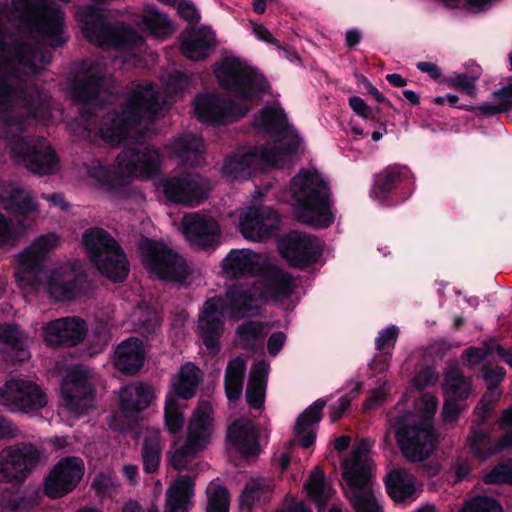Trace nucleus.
I'll return each mask as SVG.
<instances>
[{
  "label": "nucleus",
  "mask_w": 512,
  "mask_h": 512,
  "mask_svg": "<svg viewBox=\"0 0 512 512\" xmlns=\"http://www.w3.org/2000/svg\"><path fill=\"white\" fill-rule=\"evenodd\" d=\"M483 481L489 485L507 484L512 487V458L500 461L483 477Z\"/></svg>",
  "instance_id": "obj_46"
},
{
  "label": "nucleus",
  "mask_w": 512,
  "mask_h": 512,
  "mask_svg": "<svg viewBox=\"0 0 512 512\" xmlns=\"http://www.w3.org/2000/svg\"><path fill=\"white\" fill-rule=\"evenodd\" d=\"M265 386H247L246 400L250 407L260 409L264 405Z\"/></svg>",
  "instance_id": "obj_60"
},
{
  "label": "nucleus",
  "mask_w": 512,
  "mask_h": 512,
  "mask_svg": "<svg viewBox=\"0 0 512 512\" xmlns=\"http://www.w3.org/2000/svg\"><path fill=\"white\" fill-rule=\"evenodd\" d=\"M305 488L308 495L320 507L324 506L333 495V489L325 480L324 474L319 467H315L312 470Z\"/></svg>",
  "instance_id": "obj_42"
},
{
  "label": "nucleus",
  "mask_w": 512,
  "mask_h": 512,
  "mask_svg": "<svg viewBox=\"0 0 512 512\" xmlns=\"http://www.w3.org/2000/svg\"><path fill=\"white\" fill-rule=\"evenodd\" d=\"M162 81L165 97L151 82L133 83L120 109L108 113L99 129V136L108 145L135 143L116 157L117 175L124 178L125 183L134 178H153L160 172L164 161L158 149L136 143L146 123L164 110L168 99L189 87L187 76L178 71L163 75Z\"/></svg>",
  "instance_id": "obj_2"
},
{
  "label": "nucleus",
  "mask_w": 512,
  "mask_h": 512,
  "mask_svg": "<svg viewBox=\"0 0 512 512\" xmlns=\"http://www.w3.org/2000/svg\"><path fill=\"white\" fill-rule=\"evenodd\" d=\"M167 199L175 203L198 204L209 190L208 181L198 174H182L163 181Z\"/></svg>",
  "instance_id": "obj_20"
},
{
  "label": "nucleus",
  "mask_w": 512,
  "mask_h": 512,
  "mask_svg": "<svg viewBox=\"0 0 512 512\" xmlns=\"http://www.w3.org/2000/svg\"><path fill=\"white\" fill-rule=\"evenodd\" d=\"M506 375V371L503 367L492 364H485L482 366L480 371V377L486 382V384H500Z\"/></svg>",
  "instance_id": "obj_57"
},
{
  "label": "nucleus",
  "mask_w": 512,
  "mask_h": 512,
  "mask_svg": "<svg viewBox=\"0 0 512 512\" xmlns=\"http://www.w3.org/2000/svg\"><path fill=\"white\" fill-rule=\"evenodd\" d=\"M272 491L273 483L271 480L263 477H251L247 480L240 496L242 509H251L254 505L267 501Z\"/></svg>",
  "instance_id": "obj_36"
},
{
  "label": "nucleus",
  "mask_w": 512,
  "mask_h": 512,
  "mask_svg": "<svg viewBox=\"0 0 512 512\" xmlns=\"http://www.w3.org/2000/svg\"><path fill=\"white\" fill-rule=\"evenodd\" d=\"M97 380V375L92 369L75 365L68 369L66 381L63 384H87Z\"/></svg>",
  "instance_id": "obj_50"
},
{
  "label": "nucleus",
  "mask_w": 512,
  "mask_h": 512,
  "mask_svg": "<svg viewBox=\"0 0 512 512\" xmlns=\"http://www.w3.org/2000/svg\"><path fill=\"white\" fill-rule=\"evenodd\" d=\"M221 269L229 279L260 275L253 284L232 285L225 297L215 296L206 300L198 319V328L205 346L218 351V340L224 329V316L236 320L254 315L268 300L276 302L290 297L296 281L290 274L250 249H232L222 260Z\"/></svg>",
  "instance_id": "obj_1"
},
{
  "label": "nucleus",
  "mask_w": 512,
  "mask_h": 512,
  "mask_svg": "<svg viewBox=\"0 0 512 512\" xmlns=\"http://www.w3.org/2000/svg\"><path fill=\"white\" fill-rule=\"evenodd\" d=\"M371 443L362 440L353 448L351 455L342 461L345 493L356 512H379L371 484L373 461L369 455Z\"/></svg>",
  "instance_id": "obj_7"
},
{
  "label": "nucleus",
  "mask_w": 512,
  "mask_h": 512,
  "mask_svg": "<svg viewBox=\"0 0 512 512\" xmlns=\"http://www.w3.org/2000/svg\"><path fill=\"white\" fill-rule=\"evenodd\" d=\"M499 422L502 427L511 429L498 438V450L512 449V406L502 412Z\"/></svg>",
  "instance_id": "obj_55"
},
{
  "label": "nucleus",
  "mask_w": 512,
  "mask_h": 512,
  "mask_svg": "<svg viewBox=\"0 0 512 512\" xmlns=\"http://www.w3.org/2000/svg\"><path fill=\"white\" fill-rule=\"evenodd\" d=\"M167 148L171 156L185 166L196 167L204 162L203 141L194 134H184L175 138Z\"/></svg>",
  "instance_id": "obj_32"
},
{
  "label": "nucleus",
  "mask_w": 512,
  "mask_h": 512,
  "mask_svg": "<svg viewBox=\"0 0 512 512\" xmlns=\"http://www.w3.org/2000/svg\"><path fill=\"white\" fill-rule=\"evenodd\" d=\"M227 440L231 448L244 457L258 455L260 446L258 430L253 422L246 418L236 420L227 431Z\"/></svg>",
  "instance_id": "obj_28"
},
{
  "label": "nucleus",
  "mask_w": 512,
  "mask_h": 512,
  "mask_svg": "<svg viewBox=\"0 0 512 512\" xmlns=\"http://www.w3.org/2000/svg\"><path fill=\"white\" fill-rule=\"evenodd\" d=\"M279 250L290 265L304 267L317 261L321 255L322 246L317 237L292 231L281 239Z\"/></svg>",
  "instance_id": "obj_17"
},
{
  "label": "nucleus",
  "mask_w": 512,
  "mask_h": 512,
  "mask_svg": "<svg viewBox=\"0 0 512 512\" xmlns=\"http://www.w3.org/2000/svg\"><path fill=\"white\" fill-rule=\"evenodd\" d=\"M0 204L10 212L23 216L39 215V204L29 190L16 183L0 184Z\"/></svg>",
  "instance_id": "obj_27"
},
{
  "label": "nucleus",
  "mask_w": 512,
  "mask_h": 512,
  "mask_svg": "<svg viewBox=\"0 0 512 512\" xmlns=\"http://www.w3.org/2000/svg\"><path fill=\"white\" fill-rule=\"evenodd\" d=\"M12 130L19 132L21 126L9 122L5 124V138L10 146L11 156L15 161L23 162L27 169L38 175H49L58 170L59 160L46 139L38 137L24 138L17 133L9 136Z\"/></svg>",
  "instance_id": "obj_10"
},
{
  "label": "nucleus",
  "mask_w": 512,
  "mask_h": 512,
  "mask_svg": "<svg viewBox=\"0 0 512 512\" xmlns=\"http://www.w3.org/2000/svg\"><path fill=\"white\" fill-rule=\"evenodd\" d=\"M246 370V362L237 357L231 360L226 368L225 381L226 384H238L241 382Z\"/></svg>",
  "instance_id": "obj_56"
},
{
  "label": "nucleus",
  "mask_w": 512,
  "mask_h": 512,
  "mask_svg": "<svg viewBox=\"0 0 512 512\" xmlns=\"http://www.w3.org/2000/svg\"><path fill=\"white\" fill-rule=\"evenodd\" d=\"M413 190L414 178L407 166L395 164L386 167V207L405 202Z\"/></svg>",
  "instance_id": "obj_26"
},
{
  "label": "nucleus",
  "mask_w": 512,
  "mask_h": 512,
  "mask_svg": "<svg viewBox=\"0 0 512 512\" xmlns=\"http://www.w3.org/2000/svg\"><path fill=\"white\" fill-rule=\"evenodd\" d=\"M278 224V214L269 207H247L239 215V230L250 241L268 239Z\"/></svg>",
  "instance_id": "obj_19"
},
{
  "label": "nucleus",
  "mask_w": 512,
  "mask_h": 512,
  "mask_svg": "<svg viewBox=\"0 0 512 512\" xmlns=\"http://www.w3.org/2000/svg\"><path fill=\"white\" fill-rule=\"evenodd\" d=\"M92 487L99 496H111L117 489L116 478L110 471L101 472L93 480Z\"/></svg>",
  "instance_id": "obj_51"
},
{
  "label": "nucleus",
  "mask_w": 512,
  "mask_h": 512,
  "mask_svg": "<svg viewBox=\"0 0 512 512\" xmlns=\"http://www.w3.org/2000/svg\"><path fill=\"white\" fill-rule=\"evenodd\" d=\"M461 412L460 404L452 398H447L442 409V416L445 422H455Z\"/></svg>",
  "instance_id": "obj_64"
},
{
  "label": "nucleus",
  "mask_w": 512,
  "mask_h": 512,
  "mask_svg": "<svg viewBox=\"0 0 512 512\" xmlns=\"http://www.w3.org/2000/svg\"><path fill=\"white\" fill-rule=\"evenodd\" d=\"M46 395L40 386H0V404L11 410L28 412L44 407Z\"/></svg>",
  "instance_id": "obj_25"
},
{
  "label": "nucleus",
  "mask_w": 512,
  "mask_h": 512,
  "mask_svg": "<svg viewBox=\"0 0 512 512\" xmlns=\"http://www.w3.org/2000/svg\"><path fill=\"white\" fill-rule=\"evenodd\" d=\"M467 441L472 455L481 461L504 451L498 450V439L493 442L490 432L481 428H473Z\"/></svg>",
  "instance_id": "obj_39"
},
{
  "label": "nucleus",
  "mask_w": 512,
  "mask_h": 512,
  "mask_svg": "<svg viewBox=\"0 0 512 512\" xmlns=\"http://www.w3.org/2000/svg\"><path fill=\"white\" fill-rule=\"evenodd\" d=\"M438 407V400L431 394H424L416 404L415 411H406L400 416L409 420H415L416 423L428 428H435L434 417Z\"/></svg>",
  "instance_id": "obj_40"
},
{
  "label": "nucleus",
  "mask_w": 512,
  "mask_h": 512,
  "mask_svg": "<svg viewBox=\"0 0 512 512\" xmlns=\"http://www.w3.org/2000/svg\"><path fill=\"white\" fill-rule=\"evenodd\" d=\"M61 403L76 416L86 413L94 405L92 386H61Z\"/></svg>",
  "instance_id": "obj_35"
},
{
  "label": "nucleus",
  "mask_w": 512,
  "mask_h": 512,
  "mask_svg": "<svg viewBox=\"0 0 512 512\" xmlns=\"http://www.w3.org/2000/svg\"><path fill=\"white\" fill-rule=\"evenodd\" d=\"M202 371L191 362L182 365L176 375L177 384H199L202 381Z\"/></svg>",
  "instance_id": "obj_54"
},
{
  "label": "nucleus",
  "mask_w": 512,
  "mask_h": 512,
  "mask_svg": "<svg viewBox=\"0 0 512 512\" xmlns=\"http://www.w3.org/2000/svg\"><path fill=\"white\" fill-rule=\"evenodd\" d=\"M443 384H472V379L464 375L458 360H450L444 370Z\"/></svg>",
  "instance_id": "obj_52"
},
{
  "label": "nucleus",
  "mask_w": 512,
  "mask_h": 512,
  "mask_svg": "<svg viewBox=\"0 0 512 512\" xmlns=\"http://www.w3.org/2000/svg\"><path fill=\"white\" fill-rule=\"evenodd\" d=\"M173 397V395L166 396L164 416L168 431L172 434H176L182 430L185 422L183 414L184 405L176 402Z\"/></svg>",
  "instance_id": "obj_44"
},
{
  "label": "nucleus",
  "mask_w": 512,
  "mask_h": 512,
  "mask_svg": "<svg viewBox=\"0 0 512 512\" xmlns=\"http://www.w3.org/2000/svg\"><path fill=\"white\" fill-rule=\"evenodd\" d=\"M58 245V235L48 233L36 238L15 256L14 276L25 296L46 292L51 298L64 301L77 295L81 274L75 264L61 263L44 269L47 255Z\"/></svg>",
  "instance_id": "obj_4"
},
{
  "label": "nucleus",
  "mask_w": 512,
  "mask_h": 512,
  "mask_svg": "<svg viewBox=\"0 0 512 512\" xmlns=\"http://www.w3.org/2000/svg\"><path fill=\"white\" fill-rule=\"evenodd\" d=\"M265 325L260 322H246L240 325L236 331L235 342L243 349H253L261 343L265 335Z\"/></svg>",
  "instance_id": "obj_43"
},
{
  "label": "nucleus",
  "mask_w": 512,
  "mask_h": 512,
  "mask_svg": "<svg viewBox=\"0 0 512 512\" xmlns=\"http://www.w3.org/2000/svg\"><path fill=\"white\" fill-rule=\"evenodd\" d=\"M491 356L490 340L485 341L481 347L471 346L467 348L461 356L462 364L468 368H473L481 364L485 359Z\"/></svg>",
  "instance_id": "obj_47"
},
{
  "label": "nucleus",
  "mask_w": 512,
  "mask_h": 512,
  "mask_svg": "<svg viewBox=\"0 0 512 512\" xmlns=\"http://www.w3.org/2000/svg\"><path fill=\"white\" fill-rule=\"evenodd\" d=\"M141 25L146 31L157 38H165L175 31V26L168 16L152 6H146L143 9Z\"/></svg>",
  "instance_id": "obj_37"
},
{
  "label": "nucleus",
  "mask_w": 512,
  "mask_h": 512,
  "mask_svg": "<svg viewBox=\"0 0 512 512\" xmlns=\"http://www.w3.org/2000/svg\"><path fill=\"white\" fill-rule=\"evenodd\" d=\"M214 73L220 86L244 103L258 100L268 89L264 76L240 58L223 59Z\"/></svg>",
  "instance_id": "obj_8"
},
{
  "label": "nucleus",
  "mask_w": 512,
  "mask_h": 512,
  "mask_svg": "<svg viewBox=\"0 0 512 512\" xmlns=\"http://www.w3.org/2000/svg\"><path fill=\"white\" fill-rule=\"evenodd\" d=\"M460 512H503L502 505L494 498L477 496L467 502Z\"/></svg>",
  "instance_id": "obj_48"
},
{
  "label": "nucleus",
  "mask_w": 512,
  "mask_h": 512,
  "mask_svg": "<svg viewBox=\"0 0 512 512\" xmlns=\"http://www.w3.org/2000/svg\"><path fill=\"white\" fill-rule=\"evenodd\" d=\"M386 421L394 428L395 438L402 456L410 463H420L429 459L438 445V433L415 420L402 416L390 417Z\"/></svg>",
  "instance_id": "obj_13"
},
{
  "label": "nucleus",
  "mask_w": 512,
  "mask_h": 512,
  "mask_svg": "<svg viewBox=\"0 0 512 512\" xmlns=\"http://www.w3.org/2000/svg\"><path fill=\"white\" fill-rule=\"evenodd\" d=\"M358 388L354 389L350 394L342 396L339 398L337 403L331 405L330 407V420L331 422H335L340 419L345 411L349 408L351 401L355 397Z\"/></svg>",
  "instance_id": "obj_58"
},
{
  "label": "nucleus",
  "mask_w": 512,
  "mask_h": 512,
  "mask_svg": "<svg viewBox=\"0 0 512 512\" xmlns=\"http://www.w3.org/2000/svg\"><path fill=\"white\" fill-rule=\"evenodd\" d=\"M83 176L89 186L105 192H113L118 186L125 184L124 178L117 175L116 161L109 168L100 160L92 159L84 164Z\"/></svg>",
  "instance_id": "obj_31"
},
{
  "label": "nucleus",
  "mask_w": 512,
  "mask_h": 512,
  "mask_svg": "<svg viewBox=\"0 0 512 512\" xmlns=\"http://www.w3.org/2000/svg\"><path fill=\"white\" fill-rule=\"evenodd\" d=\"M181 231L190 244L200 248L211 247L219 242L220 227L207 214L199 212L185 214L181 222Z\"/></svg>",
  "instance_id": "obj_22"
},
{
  "label": "nucleus",
  "mask_w": 512,
  "mask_h": 512,
  "mask_svg": "<svg viewBox=\"0 0 512 512\" xmlns=\"http://www.w3.org/2000/svg\"><path fill=\"white\" fill-rule=\"evenodd\" d=\"M194 482L189 476H180L173 480L165 493L164 512H190L193 506ZM122 512H143L138 503L129 501ZM146 512H158L148 510Z\"/></svg>",
  "instance_id": "obj_24"
},
{
  "label": "nucleus",
  "mask_w": 512,
  "mask_h": 512,
  "mask_svg": "<svg viewBox=\"0 0 512 512\" xmlns=\"http://www.w3.org/2000/svg\"><path fill=\"white\" fill-rule=\"evenodd\" d=\"M39 459V452L32 444H22L0 452V482H21Z\"/></svg>",
  "instance_id": "obj_16"
},
{
  "label": "nucleus",
  "mask_w": 512,
  "mask_h": 512,
  "mask_svg": "<svg viewBox=\"0 0 512 512\" xmlns=\"http://www.w3.org/2000/svg\"><path fill=\"white\" fill-rule=\"evenodd\" d=\"M85 464L82 458L66 456L50 470L44 481V493L50 498L62 497L73 491L82 480Z\"/></svg>",
  "instance_id": "obj_15"
},
{
  "label": "nucleus",
  "mask_w": 512,
  "mask_h": 512,
  "mask_svg": "<svg viewBox=\"0 0 512 512\" xmlns=\"http://www.w3.org/2000/svg\"><path fill=\"white\" fill-rule=\"evenodd\" d=\"M42 331L47 345L75 346L84 340L87 325L82 318L69 316L47 322L42 327Z\"/></svg>",
  "instance_id": "obj_23"
},
{
  "label": "nucleus",
  "mask_w": 512,
  "mask_h": 512,
  "mask_svg": "<svg viewBox=\"0 0 512 512\" xmlns=\"http://www.w3.org/2000/svg\"><path fill=\"white\" fill-rule=\"evenodd\" d=\"M215 42V33L211 29H192L182 34L180 49L188 59L199 61L209 55Z\"/></svg>",
  "instance_id": "obj_30"
},
{
  "label": "nucleus",
  "mask_w": 512,
  "mask_h": 512,
  "mask_svg": "<svg viewBox=\"0 0 512 512\" xmlns=\"http://www.w3.org/2000/svg\"><path fill=\"white\" fill-rule=\"evenodd\" d=\"M25 339V335L16 325H0V341L6 345V352L12 360L25 361L30 357Z\"/></svg>",
  "instance_id": "obj_38"
},
{
  "label": "nucleus",
  "mask_w": 512,
  "mask_h": 512,
  "mask_svg": "<svg viewBox=\"0 0 512 512\" xmlns=\"http://www.w3.org/2000/svg\"><path fill=\"white\" fill-rule=\"evenodd\" d=\"M269 364L265 361L256 362L251 368L250 384H265L268 380Z\"/></svg>",
  "instance_id": "obj_62"
},
{
  "label": "nucleus",
  "mask_w": 512,
  "mask_h": 512,
  "mask_svg": "<svg viewBox=\"0 0 512 512\" xmlns=\"http://www.w3.org/2000/svg\"><path fill=\"white\" fill-rule=\"evenodd\" d=\"M105 63L99 59H89L78 64L73 79L67 81L71 97L83 104V109L97 107L104 101L112 79L105 72ZM82 117L85 111L82 110Z\"/></svg>",
  "instance_id": "obj_11"
},
{
  "label": "nucleus",
  "mask_w": 512,
  "mask_h": 512,
  "mask_svg": "<svg viewBox=\"0 0 512 512\" xmlns=\"http://www.w3.org/2000/svg\"><path fill=\"white\" fill-rule=\"evenodd\" d=\"M30 507V501L24 497L15 496L13 492L7 491L0 494L1 512H26Z\"/></svg>",
  "instance_id": "obj_49"
},
{
  "label": "nucleus",
  "mask_w": 512,
  "mask_h": 512,
  "mask_svg": "<svg viewBox=\"0 0 512 512\" xmlns=\"http://www.w3.org/2000/svg\"><path fill=\"white\" fill-rule=\"evenodd\" d=\"M140 250L143 265L151 277L172 283L185 282L189 267L176 251L147 238L141 240Z\"/></svg>",
  "instance_id": "obj_14"
},
{
  "label": "nucleus",
  "mask_w": 512,
  "mask_h": 512,
  "mask_svg": "<svg viewBox=\"0 0 512 512\" xmlns=\"http://www.w3.org/2000/svg\"><path fill=\"white\" fill-rule=\"evenodd\" d=\"M349 106L355 114L363 119H374V110L367 106L363 99L354 96L349 99Z\"/></svg>",
  "instance_id": "obj_63"
},
{
  "label": "nucleus",
  "mask_w": 512,
  "mask_h": 512,
  "mask_svg": "<svg viewBox=\"0 0 512 512\" xmlns=\"http://www.w3.org/2000/svg\"><path fill=\"white\" fill-rule=\"evenodd\" d=\"M121 412L111 415L108 425L116 431H123L128 423L127 417L145 410L154 400L152 386H121L119 391Z\"/></svg>",
  "instance_id": "obj_21"
},
{
  "label": "nucleus",
  "mask_w": 512,
  "mask_h": 512,
  "mask_svg": "<svg viewBox=\"0 0 512 512\" xmlns=\"http://www.w3.org/2000/svg\"><path fill=\"white\" fill-rule=\"evenodd\" d=\"M82 242L91 262L111 281H123L129 272L126 256L116 240L104 229L94 227L82 235Z\"/></svg>",
  "instance_id": "obj_9"
},
{
  "label": "nucleus",
  "mask_w": 512,
  "mask_h": 512,
  "mask_svg": "<svg viewBox=\"0 0 512 512\" xmlns=\"http://www.w3.org/2000/svg\"><path fill=\"white\" fill-rule=\"evenodd\" d=\"M493 98L499 103L502 110L509 112L512 110V84H507L493 92Z\"/></svg>",
  "instance_id": "obj_61"
},
{
  "label": "nucleus",
  "mask_w": 512,
  "mask_h": 512,
  "mask_svg": "<svg viewBox=\"0 0 512 512\" xmlns=\"http://www.w3.org/2000/svg\"><path fill=\"white\" fill-rule=\"evenodd\" d=\"M248 109L245 104H233L216 94L199 95L194 101L197 119L211 124H221L242 117Z\"/></svg>",
  "instance_id": "obj_18"
},
{
  "label": "nucleus",
  "mask_w": 512,
  "mask_h": 512,
  "mask_svg": "<svg viewBox=\"0 0 512 512\" xmlns=\"http://www.w3.org/2000/svg\"><path fill=\"white\" fill-rule=\"evenodd\" d=\"M297 219L315 228H326L335 219L327 182L314 169H302L290 183Z\"/></svg>",
  "instance_id": "obj_6"
},
{
  "label": "nucleus",
  "mask_w": 512,
  "mask_h": 512,
  "mask_svg": "<svg viewBox=\"0 0 512 512\" xmlns=\"http://www.w3.org/2000/svg\"><path fill=\"white\" fill-rule=\"evenodd\" d=\"M476 80L477 78L469 76L466 73L455 74L452 80V86L469 96H474Z\"/></svg>",
  "instance_id": "obj_59"
},
{
  "label": "nucleus",
  "mask_w": 512,
  "mask_h": 512,
  "mask_svg": "<svg viewBox=\"0 0 512 512\" xmlns=\"http://www.w3.org/2000/svg\"><path fill=\"white\" fill-rule=\"evenodd\" d=\"M325 404L324 400L317 399L298 416L293 435L301 447L308 448L314 443Z\"/></svg>",
  "instance_id": "obj_29"
},
{
  "label": "nucleus",
  "mask_w": 512,
  "mask_h": 512,
  "mask_svg": "<svg viewBox=\"0 0 512 512\" xmlns=\"http://www.w3.org/2000/svg\"><path fill=\"white\" fill-rule=\"evenodd\" d=\"M386 493L396 503L412 502L416 498L414 477L404 470L386 474Z\"/></svg>",
  "instance_id": "obj_34"
},
{
  "label": "nucleus",
  "mask_w": 512,
  "mask_h": 512,
  "mask_svg": "<svg viewBox=\"0 0 512 512\" xmlns=\"http://www.w3.org/2000/svg\"><path fill=\"white\" fill-rule=\"evenodd\" d=\"M207 512H228L229 492L217 481H212L207 487Z\"/></svg>",
  "instance_id": "obj_45"
},
{
  "label": "nucleus",
  "mask_w": 512,
  "mask_h": 512,
  "mask_svg": "<svg viewBox=\"0 0 512 512\" xmlns=\"http://www.w3.org/2000/svg\"><path fill=\"white\" fill-rule=\"evenodd\" d=\"M439 373L433 365L418 364L415 368V376L409 384H437Z\"/></svg>",
  "instance_id": "obj_53"
},
{
  "label": "nucleus",
  "mask_w": 512,
  "mask_h": 512,
  "mask_svg": "<svg viewBox=\"0 0 512 512\" xmlns=\"http://www.w3.org/2000/svg\"><path fill=\"white\" fill-rule=\"evenodd\" d=\"M77 19L89 42L104 50H113L117 53L110 55L113 60L124 54V63H136V55L131 51L143 45L144 39L141 35L121 22L112 21L110 13L93 5L80 7L77 11Z\"/></svg>",
  "instance_id": "obj_5"
},
{
  "label": "nucleus",
  "mask_w": 512,
  "mask_h": 512,
  "mask_svg": "<svg viewBox=\"0 0 512 512\" xmlns=\"http://www.w3.org/2000/svg\"><path fill=\"white\" fill-rule=\"evenodd\" d=\"M145 360L143 342L138 338H129L121 342L114 356L115 367L124 373L134 374L139 371Z\"/></svg>",
  "instance_id": "obj_33"
},
{
  "label": "nucleus",
  "mask_w": 512,
  "mask_h": 512,
  "mask_svg": "<svg viewBox=\"0 0 512 512\" xmlns=\"http://www.w3.org/2000/svg\"><path fill=\"white\" fill-rule=\"evenodd\" d=\"M254 126L258 133L270 135L272 143L240 148L229 155L222 166V174L229 180H247L268 166H282L301 146L300 136L288 125L281 108H263L255 117Z\"/></svg>",
  "instance_id": "obj_3"
},
{
  "label": "nucleus",
  "mask_w": 512,
  "mask_h": 512,
  "mask_svg": "<svg viewBox=\"0 0 512 512\" xmlns=\"http://www.w3.org/2000/svg\"><path fill=\"white\" fill-rule=\"evenodd\" d=\"M161 459L160 432L155 429L147 430L142 448L143 469L146 473L157 470Z\"/></svg>",
  "instance_id": "obj_41"
},
{
  "label": "nucleus",
  "mask_w": 512,
  "mask_h": 512,
  "mask_svg": "<svg viewBox=\"0 0 512 512\" xmlns=\"http://www.w3.org/2000/svg\"><path fill=\"white\" fill-rule=\"evenodd\" d=\"M213 431L214 418L211 404L201 401L189 422L186 441L177 440L169 453L170 464L176 470L184 469L198 452L208 446Z\"/></svg>",
  "instance_id": "obj_12"
}]
</instances>
